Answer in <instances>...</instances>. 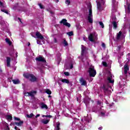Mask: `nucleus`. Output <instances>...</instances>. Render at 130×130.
Here are the masks:
<instances>
[{"label":"nucleus","mask_w":130,"mask_h":130,"mask_svg":"<svg viewBox=\"0 0 130 130\" xmlns=\"http://www.w3.org/2000/svg\"><path fill=\"white\" fill-rule=\"evenodd\" d=\"M42 116L43 117H49V118H51V117H52V116L50 115H43Z\"/></svg>","instance_id":"72a5a7b5"},{"label":"nucleus","mask_w":130,"mask_h":130,"mask_svg":"<svg viewBox=\"0 0 130 130\" xmlns=\"http://www.w3.org/2000/svg\"><path fill=\"white\" fill-rule=\"evenodd\" d=\"M122 34V32H121V31H119V32L117 34V36H116L117 40H119V39H120V37H121Z\"/></svg>","instance_id":"dca6fc26"},{"label":"nucleus","mask_w":130,"mask_h":130,"mask_svg":"<svg viewBox=\"0 0 130 130\" xmlns=\"http://www.w3.org/2000/svg\"><path fill=\"white\" fill-rule=\"evenodd\" d=\"M7 67H11V57H7Z\"/></svg>","instance_id":"9d476101"},{"label":"nucleus","mask_w":130,"mask_h":130,"mask_svg":"<svg viewBox=\"0 0 130 130\" xmlns=\"http://www.w3.org/2000/svg\"><path fill=\"white\" fill-rule=\"evenodd\" d=\"M48 97H49V98H51V95H50V94H49Z\"/></svg>","instance_id":"052dcab7"},{"label":"nucleus","mask_w":130,"mask_h":130,"mask_svg":"<svg viewBox=\"0 0 130 130\" xmlns=\"http://www.w3.org/2000/svg\"><path fill=\"white\" fill-rule=\"evenodd\" d=\"M96 103H97V105H101L102 103L100 102V101H98V102H96Z\"/></svg>","instance_id":"79ce46f5"},{"label":"nucleus","mask_w":130,"mask_h":130,"mask_svg":"<svg viewBox=\"0 0 130 130\" xmlns=\"http://www.w3.org/2000/svg\"><path fill=\"white\" fill-rule=\"evenodd\" d=\"M129 29H130V22H129Z\"/></svg>","instance_id":"774afa93"},{"label":"nucleus","mask_w":130,"mask_h":130,"mask_svg":"<svg viewBox=\"0 0 130 130\" xmlns=\"http://www.w3.org/2000/svg\"><path fill=\"white\" fill-rule=\"evenodd\" d=\"M102 64L104 67H105V68H107V67H108V65H107V62L106 61H103Z\"/></svg>","instance_id":"2f4dec72"},{"label":"nucleus","mask_w":130,"mask_h":130,"mask_svg":"<svg viewBox=\"0 0 130 130\" xmlns=\"http://www.w3.org/2000/svg\"><path fill=\"white\" fill-rule=\"evenodd\" d=\"M103 89L104 90V93H106V92L108 91V87L106 86L105 85H103Z\"/></svg>","instance_id":"6ab92c4d"},{"label":"nucleus","mask_w":130,"mask_h":130,"mask_svg":"<svg viewBox=\"0 0 130 130\" xmlns=\"http://www.w3.org/2000/svg\"><path fill=\"white\" fill-rule=\"evenodd\" d=\"M89 9L88 10V15L87 17V20L90 24L93 23V13L92 12V6H89Z\"/></svg>","instance_id":"f03ea898"},{"label":"nucleus","mask_w":130,"mask_h":130,"mask_svg":"<svg viewBox=\"0 0 130 130\" xmlns=\"http://www.w3.org/2000/svg\"><path fill=\"white\" fill-rule=\"evenodd\" d=\"M14 118L15 120H16L17 121H20V120H21V119H20L19 118H18L17 117H14Z\"/></svg>","instance_id":"4c0bfd02"},{"label":"nucleus","mask_w":130,"mask_h":130,"mask_svg":"<svg viewBox=\"0 0 130 130\" xmlns=\"http://www.w3.org/2000/svg\"><path fill=\"white\" fill-rule=\"evenodd\" d=\"M102 47H103L104 48H105V47H106V45H105V43H102Z\"/></svg>","instance_id":"a18cd8bd"},{"label":"nucleus","mask_w":130,"mask_h":130,"mask_svg":"<svg viewBox=\"0 0 130 130\" xmlns=\"http://www.w3.org/2000/svg\"><path fill=\"white\" fill-rule=\"evenodd\" d=\"M18 20H19V22H20V23H22V19H21V18L20 17L18 18Z\"/></svg>","instance_id":"8fccbe9b"},{"label":"nucleus","mask_w":130,"mask_h":130,"mask_svg":"<svg viewBox=\"0 0 130 130\" xmlns=\"http://www.w3.org/2000/svg\"><path fill=\"white\" fill-rule=\"evenodd\" d=\"M36 93H37V92L36 91L29 92H28V96H30L31 97H34V94H36Z\"/></svg>","instance_id":"a211bd4d"},{"label":"nucleus","mask_w":130,"mask_h":130,"mask_svg":"<svg viewBox=\"0 0 130 130\" xmlns=\"http://www.w3.org/2000/svg\"><path fill=\"white\" fill-rule=\"evenodd\" d=\"M88 40L91 41V42H94V37L93 36V34H90L88 36Z\"/></svg>","instance_id":"f8f14e48"},{"label":"nucleus","mask_w":130,"mask_h":130,"mask_svg":"<svg viewBox=\"0 0 130 130\" xmlns=\"http://www.w3.org/2000/svg\"><path fill=\"white\" fill-rule=\"evenodd\" d=\"M109 76L107 77V80H108L109 83L110 84H113L114 83V80H111L112 79V74H111V72L110 71L108 72Z\"/></svg>","instance_id":"39448f33"},{"label":"nucleus","mask_w":130,"mask_h":130,"mask_svg":"<svg viewBox=\"0 0 130 130\" xmlns=\"http://www.w3.org/2000/svg\"><path fill=\"white\" fill-rule=\"evenodd\" d=\"M1 12H3V13H5V14L9 15V12L5 9H1Z\"/></svg>","instance_id":"473e14b6"},{"label":"nucleus","mask_w":130,"mask_h":130,"mask_svg":"<svg viewBox=\"0 0 130 130\" xmlns=\"http://www.w3.org/2000/svg\"><path fill=\"white\" fill-rule=\"evenodd\" d=\"M39 116H40V114H37L36 116V118H37V117H39Z\"/></svg>","instance_id":"603ef678"},{"label":"nucleus","mask_w":130,"mask_h":130,"mask_svg":"<svg viewBox=\"0 0 130 130\" xmlns=\"http://www.w3.org/2000/svg\"><path fill=\"white\" fill-rule=\"evenodd\" d=\"M55 43H57V40H56V38H54V39Z\"/></svg>","instance_id":"864d4df0"},{"label":"nucleus","mask_w":130,"mask_h":130,"mask_svg":"<svg viewBox=\"0 0 130 130\" xmlns=\"http://www.w3.org/2000/svg\"><path fill=\"white\" fill-rule=\"evenodd\" d=\"M97 9L100 12H102V11L103 10V7H102L101 3L100 2H97Z\"/></svg>","instance_id":"0eeeda50"},{"label":"nucleus","mask_w":130,"mask_h":130,"mask_svg":"<svg viewBox=\"0 0 130 130\" xmlns=\"http://www.w3.org/2000/svg\"><path fill=\"white\" fill-rule=\"evenodd\" d=\"M100 25L102 27V28L103 29L104 28V23L102 21L99 22Z\"/></svg>","instance_id":"7c9ffc66"},{"label":"nucleus","mask_w":130,"mask_h":130,"mask_svg":"<svg viewBox=\"0 0 130 130\" xmlns=\"http://www.w3.org/2000/svg\"><path fill=\"white\" fill-rule=\"evenodd\" d=\"M36 60L37 61H40V62H44V63H46V60L45 58L43 56H39L36 58Z\"/></svg>","instance_id":"20e7f679"},{"label":"nucleus","mask_w":130,"mask_h":130,"mask_svg":"<svg viewBox=\"0 0 130 130\" xmlns=\"http://www.w3.org/2000/svg\"><path fill=\"white\" fill-rule=\"evenodd\" d=\"M67 19H63L61 20V21L60 22V24H63V25H64V24L67 23Z\"/></svg>","instance_id":"393cba45"},{"label":"nucleus","mask_w":130,"mask_h":130,"mask_svg":"<svg viewBox=\"0 0 130 130\" xmlns=\"http://www.w3.org/2000/svg\"><path fill=\"white\" fill-rule=\"evenodd\" d=\"M88 72L89 73L90 77H95L96 76V74H97L96 70L94 69V67H90L88 69Z\"/></svg>","instance_id":"7ed1b4c3"},{"label":"nucleus","mask_w":130,"mask_h":130,"mask_svg":"<svg viewBox=\"0 0 130 130\" xmlns=\"http://www.w3.org/2000/svg\"><path fill=\"white\" fill-rule=\"evenodd\" d=\"M124 70L126 71H128L129 70V68H128V66H127V64H125L124 66Z\"/></svg>","instance_id":"cd10ccee"},{"label":"nucleus","mask_w":130,"mask_h":130,"mask_svg":"<svg viewBox=\"0 0 130 130\" xmlns=\"http://www.w3.org/2000/svg\"><path fill=\"white\" fill-rule=\"evenodd\" d=\"M0 7L1 8H5V7L4 6V3L1 1H0Z\"/></svg>","instance_id":"a19ab883"},{"label":"nucleus","mask_w":130,"mask_h":130,"mask_svg":"<svg viewBox=\"0 0 130 130\" xmlns=\"http://www.w3.org/2000/svg\"><path fill=\"white\" fill-rule=\"evenodd\" d=\"M83 40H84V41H86V39H85V38H83Z\"/></svg>","instance_id":"e2e57ef3"},{"label":"nucleus","mask_w":130,"mask_h":130,"mask_svg":"<svg viewBox=\"0 0 130 130\" xmlns=\"http://www.w3.org/2000/svg\"><path fill=\"white\" fill-rule=\"evenodd\" d=\"M41 108H42V109H48V107H47V105H46V104H45L44 103H41Z\"/></svg>","instance_id":"4468645a"},{"label":"nucleus","mask_w":130,"mask_h":130,"mask_svg":"<svg viewBox=\"0 0 130 130\" xmlns=\"http://www.w3.org/2000/svg\"><path fill=\"white\" fill-rule=\"evenodd\" d=\"M5 41L9 44V45H12V42L8 38L5 39Z\"/></svg>","instance_id":"4be33fe9"},{"label":"nucleus","mask_w":130,"mask_h":130,"mask_svg":"<svg viewBox=\"0 0 130 130\" xmlns=\"http://www.w3.org/2000/svg\"><path fill=\"white\" fill-rule=\"evenodd\" d=\"M99 130H102V129L103 128V127H102V126H101L100 127L98 128Z\"/></svg>","instance_id":"3c124183"},{"label":"nucleus","mask_w":130,"mask_h":130,"mask_svg":"<svg viewBox=\"0 0 130 130\" xmlns=\"http://www.w3.org/2000/svg\"><path fill=\"white\" fill-rule=\"evenodd\" d=\"M118 49H120V46H118Z\"/></svg>","instance_id":"69168bd1"},{"label":"nucleus","mask_w":130,"mask_h":130,"mask_svg":"<svg viewBox=\"0 0 130 130\" xmlns=\"http://www.w3.org/2000/svg\"><path fill=\"white\" fill-rule=\"evenodd\" d=\"M14 129H16V130H19V128H18V127H17L16 126H15V127H14Z\"/></svg>","instance_id":"6e6d98bb"},{"label":"nucleus","mask_w":130,"mask_h":130,"mask_svg":"<svg viewBox=\"0 0 130 130\" xmlns=\"http://www.w3.org/2000/svg\"><path fill=\"white\" fill-rule=\"evenodd\" d=\"M38 5H39L40 9H44V7H43V5H42V4H39Z\"/></svg>","instance_id":"58836bf2"},{"label":"nucleus","mask_w":130,"mask_h":130,"mask_svg":"<svg viewBox=\"0 0 130 130\" xmlns=\"http://www.w3.org/2000/svg\"><path fill=\"white\" fill-rule=\"evenodd\" d=\"M33 116H34V114H33V113H31L30 114H27L26 115V117L28 118H31V117H33Z\"/></svg>","instance_id":"bb28decb"},{"label":"nucleus","mask_w":130,"mask_h":130,"mask_svg":"<svg viewBox=\"0 0 130 130\" xmlns=\"http://www.w3.org/2000/svg\"><path fill=\"white\" fill-rule=\"evenodd\" d=\"M25 96H29V92H25L24 93Z\"/></svg>","instance_id":"de8ad7c7"},{"label":"nucleus","mask_w":130,"mask_h":130,"mask_svg":"<svg viewBox=\"0 0 130 130\" xmlns=\"http://www.w3.org/2000/svg\"><path fill=\"white\" fill-rule=\"evenodd\" d=\"M33 34H34V32H31V36H32V37H34V38H35V37L33 35Z\"/></svg>","instance_id":"4d7b16f0"},{"label":"nucleus","mask_w":130,"mask_h":130,"mask_svg":"<svg viewBox=\"0 0 130 130\" xmlns=\"http://www.w3.org/2000/svg\"><path fill=\"white\" fill-rule=\"evenodd\" d=\"M14 124L17 126H22V125L24 124V121H20L19 122H14Z\"/></svg>","instance_id":"ddd939ff"},{"label":"nucleus","mask_w":130,"mask_h":130,"mask_svg":"<svg viewBox=\"0 0 130 130\" xmlns=\"http://www.w3.org/2000/svg\"><path fill=\"white\" fill-rule=\"evenodd\" d=\"M12 82L13 84H14V85H18L20 84V83H21V81H20L19 79H16V80L13 79Z\"/></svg>","instance_id":"2eb2a0df"},{"label":"nucleus","mask_w":130,"mask_h":130,"mask_svg":"<svg viewBox=\"0 0 130 130\" xmlns=\"http://www.w3.org/2000/svg\"><path fill=\"white\" fill-rule=\"evenodd\" d=\"M63 44L64 45V46H68V45H69V44L68 43V42H67L66 39H63Z\"/></svg>","instance_id":"c85d7f7f"},{"label":"nucleus","mask_w":130,"mask_h":130,"mask_svg":"<svg viewBox=\"0 0 130 130\" xmlns=\"http://www.w3.org/2000/svg\"><path fill=\"white\" fill-rule=\"evenodd\" d=\"M74 68V64L73 63H71L70 64V69H73Z\"/></svg>","instance_id":"49530a36"},{"label":"nucleus","mask_w":130,"mask_h":130,"mask_svg":"<svg viewBox=\"0 0 130 130\" xmlns=\"http://www.w3.org/2000/svg\"><path fill=\"white\" fill-rule=\"evenodd\" d=\"M36 36L38 38V39H41V40H43V39H44L43 36H42V35H41V34L38 31L36 32Z\"/></svg>","instance_id":"423d86ee"},{"label":"nucleus","mask_w":130,"mask_h":130,"mask_svg":"<svg viewBox=\"0 0 130 130\" xmlns=\"http://www.w3.org/2000/svg\"><path fill=\"white\" fill-rule=\"evenodd\" d=\"M42 122H43V123H44V124H47V123H48V122H49V120H45L44 121H43Z\"/></svg>","instance_id":"f704fd0d"},{"label":"nucleus","mask_w":130,"mask_h":130,"mask_svg":"<svg viewBox=\"0 0 130 130\" xmlns=\"http://www.w3.org/2000/svg\"><path fill=\"white\" fill-rule=\"evenodd\" d=\"M66 4L68 5V6H70V5H71V1H70V0H66Z\"/></svg>","instance_id":"e433bc0d"},{"label":"nucleus","mask_w":130,"mask_h":130,"mask_svg":"<svg viewBox=\"0 0 130 130\" xmlns=\"http://www.w3.org/2000/svg\"><path fill=\"white\" fill-rule=\"evenodd\" d=\"M67 35H68L69 36L71 37V36H73L74 35V32L73 31H70V32H68L67 33Z\"/></svg>","instance_id":"a878e982"},{"label":"nucleus","mask_w":130,"mask_h":130,"mask_svg":"<svg viewBox=\"0 0 130 130\" xmlns=\"http://www.w3.org/2000/svg\"><path fill=\"white\" fill-rule=\"evenodd\" d=\"M113 105H114V103H112L111 104L109 105L110 107H112V106H113Z\"/></svg>","instance_id":"09e8293b"},{"label":"nucleus","mask_w":130,"mask_h":130,"mask_svg":"<svg viewBox=\"0 0 130 130\" xmlns=\"http://www.w3.org/2000/svg\"><path fill=\"white\" fill-rule=\"evenodd\" d=\"M64 75H65V76L68 77L70 76V73H69L68 72H64Z\"/></svg>","instance_id":"ea45409f"},{"label":"nucleus","mask_w":130,"mask_h":130,"mask_svg":"<svg viewBox=\"0 0 130 130\" xmlns=\"http://www.w3.org/2000/svg\"><path fill=\"white\" fill-rule=\"evenodd\" d=\"M7 129H8V130H10V127H9V126H7Z\"/></svg>","instance_id":"13d9d810"},{"label":"nucleus","mask_w":130,"mask_h":130,"mask_svg":"<svg viewBox=\"0 0 130 130\" xmlns=\"http://www.w3.org/2000/svg\"><path fill=\"white\" fill-rule=\"evenodd\" d=\"M115 19H116V18H115L114 19L112 18V20H114V21H115Z\"/></svg>","instance_id":"338daca9"},{"label":"nucleus","mask_w":130,"mask_h":130,"mask_svg":"<svg viewBox=\"0 0 130 130\" xmlns=\"http://www.w3.org/2000/svg\"><path fill=\"white\" fill-rule=\"evenodd\" d=\"M61 81L65 84H70V80L67 79H62Z\"/></svg>","instance_id":"f3484780"},{"label":"nucleus","mask_w":130,"mask_h":130,"mask_svg":"<svg viewBox=\"0 0 130 130\" xmlns=\"http://www.w3.org/2000/svg\"><path fill=\"white\" fill-rule=\"evenodd\" d=\"M85 51H86V47L85 46L82 45H81V54L82 56H83L85 53Z\"/></svg>","instance_id":"1a4fd4ad"},{"label":"nucleus","mask_w":130,"mask_h":130,"mask_svg":"<svg viewBox=\"0 0 130 130\" xmlns=\"http://www.w3.org/2000/svg\"><path fill=\"white\" fill-rule=\"evenodd\" d=\"M80 83H81L82 86H86L87 85V81L84 80L83 78H81L80 79Z\"/></svg>","instance_id":"6e6552de"},{"label":"nucleus","mask_w":130,"mask_h":130,"mask_svg":"<svg viewBox=\"0 0 130 130\" xmlns=\"http://www.w3.org/2000/svg\"><path fill=\"white\" fill-rule=\"evenodd\" d=\"M60 123L59 122H58L57 124H56V127H55L54 130H60Z\"/></svg>","instance_id":"aec40b11"},{"label":"nucleus","mask_w":130,"mask_h":130,"mask_svg":"<svg viewBox=\"0 0 130 130\" xmlns=\"http://www.w3.org/2000/svg\"><path fill=\"white\" fill-rule=\"evenodd\" d=\"M30 45H31V44H30V42H28V44L27 46H30Z\"/></svg>","instance_id":"bf43d9fd"},{"label":"nucleus","mask_w":130,"mask_h":130,"mask_svg":"<svg viewBox=\"0 0 130 130\" xmlns=\"http://www.w3.org/2000/svg\"><path fill=\"white\" fill-rule=\"evenodd\" d=\"M6 119H7V120H13V116L10 115H7L6 116Z\"/></svg>","instance_id":"412c9836"},{"label":"nucleus","mask_w":130,"mask_h":130,"mask_svg":"<svg viewBox=\"0 0 130 130\" xmlns=\"http://www.w3.org/2000/svg\"><path fill=\"white\" fill-rule=\"evenodd\" d=\"M64 26H66V27H68L69 28H70V27H71V24H70V23L69 22H67L66 24H64Z\"/></svg>","instance_id":"c9c22d12"},{"label":"nucleus","mask_w":130,"mask_h":130,"mask_svg":"<svg viewBox=\"0 0 130 130\" xmlns=\"http://www.w3.org/2000/svg\"><path fill=\"white\" fill-rule=\"evenodd\" d=\"M112 24L113 25V27L115 29H116V28H117V23H116V21H113Z\"/></svg>","instance_id":"5701e85b"},{"label":"nucleus","mask_w":130,"mask_h":130,"mask_svg":"<svg viewBox=\"0 0 130 130\" xmlns=\"http://www.w3.org/2000/svg\"><path fill=\"white\" fill-rule=\"evenodd\" d=\"M127 12L130 14V4L127 5Z\"/></svg>","instance_id":"c756f323"},{"label":"nucleus","mask_w":130,"mask_h":130,"mask_svg":"<svg viewBox=\"0 0 130 130\" xmlns=\"http://www.w3.org/2000/svg\"><path fill=\"white\" fill-rule=\"evenodd\" d=\"M127 71L128 70H124V75L125 76V77H126V74H127Z\"/></svg>","instance_id":"37998d69"},{"label":"nucleus","mask_w":130,"mask_h":130,"mask_svg":"<svg viewBox=\"0 0 130 130\" xmlns=\"http://www.w3.org/2000/svg\"><path fill=\"white\" fill-rule=\"evenodd\" d=\"M127 55H128V56H130V53H128V54H127Z\"/></svg>","instance_id":"0e129e2a"},{"label":"nucleus","mask_w":130,"mask_h":130,"mask_svg":"<svg viewBox=\"0 0 130 130\" xmlns=\"http://www.w3.org/2000/svg\"><path fill=\"white\" fill-rule=\"evenodd\" d=\"M99 107L97 106H93L92 108V112H97L99 111Z\"/></svg>","instance_id":"9b49d317"},{"label":"nucleus","mask_w":130,"mask_h":130,"mask_svg":"<svg viewBox=\"0 0 130 130\" xmlns=\"http://www.w3.org/2000/svg\"><path fill=\"white\" fill-rule=\"evenodd\" d=\"M0 73H3V70H2V69H0Z\"/></svg>","instance_id":"680f3d73"},{"label":"nucleus","mask_w":130,"mask_h":130,"mask_svg":"<svg viewBox=\"0 0 130 130\" xmlns=\"http://www.w3.org/2000/svg\"><path fill=\"white\" fill-rule=\"evenodd\" d=\"M39 70H40L41 73H43V70H42V69L39 68Z\"/></svg>","instance_id":"5fc2aeb1"},{"label":"nucleus","mask_w":130,"mask_h":130,"mask_svg":"<svg viewBox=\"0 0 130 130\" xmlns=\"http://www.w3.org/2000/svg\"><path fill=\"white\" fill-rule=\"evenodd\" d=\"M45 92L48 94V95H51V90L49 89H46Z\"/></svg>","instance_id":"b1692460"},{"label":"nucleus","mask_w":130,"mask_h":130,"mask_svg":"<svg viewBox=\"0 0 130 130\" xmlns=\"http://www.w3.org/2000/svg\"><path fill=\"white\" fill-rule=\"evenodd\" d=\"M37 44H41V41H40V40H38L37 41Z\"/></svg>","instance_id":"c03bdc74"},{"label":"nucleus","mask_w":130,"mask_h":130,"mask_svg":"<svg viewBox=\"0 0 130 130\" xmlns=\"http://www.w3.org/2000/svg\"><path fill=\"white\" fill-rule=\"evenodd\" d=\"M23 76L25 79H29V81L31 82V83H34L37 81V78L33 74L25 73L23 74Z\"/></svg>","instance_id":"f257e3e1"}]
</instances>
